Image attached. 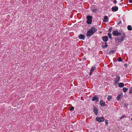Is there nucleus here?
Here are the masks:
<instances>
[{
  "mask_svg": "<svg viewBox=\"0 0 132 132\" xmlns=\"http://www.w3.org/2000/svg\"><path fill=\"white\" fill-rule=\"evenodd\" d=\"M107 43H105V44H106Z\"/></svg>",
  "mask_w": 132,
  "mask_h": 132,
  "instance_id": "c9c22d12",
  "label": "nucleus"
},
{
  "mask_svg": "<svg viewBox=\"0 0 132 132\" xmlns=\"http://www.w3.org/2000/svg\"><path fill=\"white\" fill-rule=\"evenodd\" d=\"M108 36L109 38H110V39H112V37H111V34L110 33V32H109L108 34Z\"/></svg>",
  "mask_w": 132,
  "mask_h": 132,
  "instance_id": "6ab92c4d",
  "label": "nucleus"
},
{
  "mask_svg": "<svg viewBox=\"0 0 132 132\" xmlns=\"http://www.w3.org/2000/svg\"><path fill=\"white\" fill-rule=\"evenodd\" d=\"M129 92L131 93H132V87H131L129 90Z\"/></svg>",
  "mask_w": 132,
  "mask_h": 132,
  "instance_id": "5701e85b",
  "label": "nucleus"
},
{
  "mask_svg": "<svg viewBox=\"0 0 132 132\" xmlns=\"http://www.w3.org/2000/svg\"><path fill=\"white\" fill-rule=\"evenodd\" d=\"M102 46V47H103V48H104V47H103V46Z\"/></svg>",
  "mask_w": 132,
  "mask_h": 132,
  "instance_id": "e433bc0d",
  "label": "nucleus"
},
{
  "mask_svg": "<svg viewBox=\"0 0 132 132\" xmlns=\"http://www.w3.org/2000/svg\"><path fill=\"white\" fill-rule=\"evenodd\" d=\"M119 86L120 87H122L124 86V84L123 83H120L119 84Z\"/></svg>",
  "mask_w": 132,
  "mask_h": 132,
  "instance_id": "ddd939ff",
  "label": "nucleus"
},
{
  "mask_svg": "<svg viewBox=\"0 0 132 132\" xmlns=\"http://www.w3.org/2000/svg\"><path fill=\"white\" fill-rule=\"evenodd\" d=\"M122 89H123V91L124 92H127V91L128 89V88H126L124 87Z\"/></svg>",
  "mask_w": 132,
  "mask_h": 132,
  "instance_id": "a211bd4d",
  "label": "nucleus"
},
{
  "mask_svg": "<svg viewBox=\"0 0 132 132\" xmlns=\"http://www.w3.org/2000/svg\"><path fill=\"white\" fill-rule=\"evenodd\" d=\"M121 23V21H119V22L118 23V24H119Z\"/></svg>",
  "mask_w": 132,
  "mask_h": 132,
  "instance_id": "7c9ffc66",
  "label": "nucleus"
},
{
  "mask_svg": "<svg viewBox=\"0 0 132 132\" xmlns=\"http://www.w3.org/2000/svg\"><path fill=\"white\" fill-rule=\"evenodd\" d=\"M100 118H101V121H104V119L103 117H100Z\"/></svg>",
  "mask_w": 132,
  "mask_h": 132,
  "instance_id": "4be33fe9",
  "label": "nucleus"
},
{
  "mask_svg": "<svg viewBox=\"0 0 132 132\" xmlns=\"http://www.w3.org/2000/svg\"><path fill=\"white\" fill-rule=\"evenodd\" d=\"M83 59H85V60H86V59L85 58V57H84V58H83Z\"/></svg>",
  "mask_w": 132,
  "mask_h": 132,
  "instance_id": "f704fd0d",
  "label": "nucleus"
},
{
  "mask_svg": "<svg viewBox=\"0 0 132 132\" xmlns=\"http://www.w3.org/2000/svg\"><path fill=\"white\" fill-rule=\"evenodd\" d=\"M121 95L119 94V95H118V96H117V99L118 100H119L120 99V98L121 97H120Z\"/></svg>",
  "mask_w": 132,
  "mask_h": 132,
  "instance_id": "412c9836",
  "label": "nucleus"
},
{
  "mask_svg": "<svg viewBox=\"0 0 132 132\" xmlns=\"http://www.w3.org/2000/svg\"><path fill=\"white\" fill-rule=\"evenodd\" d=\"M112 28L111 27V28H110L109 30V31H111V30H112Z\"/></svg>",
  "mask_w": 132,
  "mask_h": 132,
  "instance_id": "c85d7f7f",
  "label": "nucleus"
},
{
  "mask_svg": "<svg viewBox=\"0 0 132 132\" xmlns=\"http://www.w3.org/2000/svg\"><path fill=\"white\" fill-rule=\"evenodd\" d=\"M125 37V36L124 34H122L120 36L117 37L115 39V41L118 43L121 42L123 41V40L124 38Z\"/></svg>",
  "mask_w": 132,
  "mask_h": 132,
  "instance_id": "f03ea898",
  "label": "nucleus"
},
{
  "mask_svg": "<svg viewBox=\"0 0 132 132\" xmlns=\"http://www.w3.org/2000/svg\"><path fill=\"white\" fill-rule=\"evenodd\" d=\"M117 60L118 61H122V60L121 57H119L117 58Z\"/></svg>",
  "mask_w": 132,
  "mask_h": 132,
  "instance_id": "aec40b11",
  "label": "nucleus"
},
{
  "mask_svg": "<svg viewBox=\"0 0 132 132\" xmlns=\"http://www.w3.org/2000/svg\"><path fill=\"white\" fill-rule=\"evenodd\" d=\"M79 38L80 39H84L85 38V36L82 34H80L79 35Z\"/></svg>",
  "mask_w": 132,
  "mask_h": 132,
  "instance_id": "1a4fd4ad",
  "label": "nucleus"
},
{
  "mask_svg": "<svg viewBox=\"0 0 132 132\" xmlns=\"http://www.w3.org/2000/svg\"><path fill=\"white\" fill-rule=\"evenodd\" d=\"M96 120L97 121H98L99 122H102V121H101V118L100 117L98 118L97 117L96 118Z\"/></svg>",
  "mask_w": 132,
  "mask_h": 132,
  "instance_id": "2eb2a0df",
  "label": "nucleus"
},
{
  "mask_svg": "<svg viewBox=\"0 0 132 132\" xmlns=\"http://www.w3.org/2000/svg\"><path fill=\"white\" fill-rule=\"evenodd\" d=\"M125 117V115H123L120 117V119H122L123 118Z\"/></svg>",
  "mask_w": 132,
  "mask_h": 132,
  "instance_id": "a878e982",
  "label": "nucleus"
},
{
  "mask_svg": "<svg viewBox=\"0 0 132 132\" xmlns=\"http://www.w3.org/2000/svg\"><path fill=\"white\" fill-rule=\"evenodd\" d=\"M108 38L107 36H106L102 37V39L103 41L106 42L107 41L108 39Z\"/></svg>",
  "mask_w": 132,
  "mask_h": 132,
  "instance_id": "6e6552de",
  "label": "nucleus"
},
{
  "mask_svg": "<svg viewBox=\"0 0 132 132\" xmlns=\"http://www.w3.org/2000/svg\"><path fill=\"white\" fill-rule=\"evenodd\" d=\"M118 7L117 6L113 7L112 8V11L114 12L118 10Z\"/></svg>",
  "mask_w": 132,
  "mask_h": 132,
  "instance_id": "0eeeda50",
  "label": "nucleus"
},
{
  "mask_svg": "<svg viewBox=\"0 0 132 132\" xmlns=\"http://www.w3.org/2000/svg\"><path fill=\"white\" fill-rule=\"evenodd\" d=\"M112 99V96H109L107 98V99L109 101H110Z\"/></svg>",
  "mask_w": 132,
  "mask_h": 132,
  "instance_id": "f3484780",
  "label": "nucleus"
},
{
  "mask_svg": "<svg viewBox=\"0 0 132 132\" xmlns=\"http://www.w3.org/2000/svg\"><path fill=\"white\" fill-rule=\"evenodd\" d=\"M92 17L91 16H87V23L88 24H90L91 23L92 21Z\"/></svg>",
  "mask_w": 132,
  "mask_h": 132,
  "instance_id": "7ed1b4c3",
  "label": "nucleus"
},
{
  "mask_svg": "<svg viewBox=\"0 0 132 132\" xmlns=\"http://www.w3.org/2000/svg\"><path fill=\"white\" fill-rule=\"evenodd\" d=\"M95 67H92V69H91V70H90V74H89V75L90 76L92 74V73L95 70Z\"/></svg>",
  "mask_w": 132,
  "mask_h": 132,
  "instance_id": "9d476101",
  "label": "nucleus"
},
{
  "mask_svg": "<svg viewBox=\"0 0 132 132\" xmlns=\"http://www.w3.org/2000/svg\"><path fill=\"white\" fill-rule=\"evenodd\" d=\"M127 28L128 30H132V27L130 25H128V26Z\"/></svg>",
  "mask_w": 132,
  "mask_h": 132,
  "instance_id": "dca6fc26",
  "label": "nucleus"
},
{
  "mask_svg": "<svg viewBox=\"0 0 132 132\" xmlns=\"http://www.w3.org/2000/svg\"><path fill=\"white\" fill-rule=\"evenodd\" d=\"M120 77L118 75L117 76V77L115 80L114 84H117L119 82L120 80Z\"/></svg>",
  "mask_w": 132,
  "mask_h": 132,
  "instance_id": "423d86ee",
  "label": "nucleus"
},
{
  "mask_svg": "<svg viewBox=\"0 0 132 132\" xmlns=\"http://www.w3.org/2000/svg\"><path fill=\"white\" fill-rule=\"evenodd\" d=\"M107 46H108L106 44H105V45L104 47H107Z\"/></svg>",
  "mask_w": 132,
  "mask_h": 132,
  "instance_id": "473e14b6",
  "label": "nucleus"
},
{
  "mask_svg": "<svg viewBox=\"0 0 132 132\" xmlns=\"http://www.w3.org/2000/svg\"><path fill=\"white\" fill-rule=\"evenodd\" d=\"M93 111L95 113L96 115H97V111L98 109L97 108H94L93 109Z\"/></svg>",
  "mask_w": 132,
  "mask_h": 132,
  "instance_id": "9b49d317",
  "label": "nucleus"
},
{
  "mask_svg": "<svg viewBox=\"0 0 132 132\" xmlns=\"http://www.w3.org/2000/svg\"><path fill=\"white\" fill-rule=\"evenodd\" d=\"M129 2L130 3H132V0H129Z\"/></svg>",
  "mask_w": 132,
  "mask_h": 132,
  "instance_id": "2f4dec72",
  "label": "nucleus"
},
{
  "mask_svg": "<svg viewBox=\"0 0 132 132\" xmlns=\"http://www.w3.org/2000/svg\"><path fill=\"white\" fill-rule=\"evenodd\" d=\"M74 108L73 106H72V107H71L70 109V111L73 110H74Z\"/></svg>",
  "mask_w": 132,
  "mask_h": 132,
  "instance_id": "b1692460",
  "label": "nucleus"
},
{
  "mask_svg": "<svg viewBox=\"0 0 132 132\" xmlns=\"http://www.w3.org/2000/svg\"><path fill=\"white\" fill-rule=\"evenodd\" d=\"M105 123L106 125H107L108 124V121L107 120H105Z\"/></svg>",
  "mask_w": 132,
  "mask_h": 132,
  "instance_id": "393cba45",
  "label": "nucleus"
},
{
  "mask_svg": "<svg viewBox=\"0 0 132 132\" xmlns=\"http://www.w3.org/2000/svg\"><path fill=\"white\" fill-rule=\"evenodd\" d=\"M97 30V29L95 27H92L88 31L86 34L87 36H90L95 32Z\"/></svg>",
  "mask_w": 132,
  "mask_h": 132,
  "instance_id": "f257e3e1",
  "label": "nucleus"
},
{
  "mask_svg": "<svg viewBox=\"0 0 132 132\" xmlns=\"http://www.w3.org/2000/svg\"><path fill=\"white\" fill-rule=\"evenodd\" d=\"M112 33L114 36H118L121 35V33L119 32L118 31H113Z\"/></svg>",
  "mask_w": 132,
  "mask_h": 132,
  "instance_id": "20e7f679",
  "label": "nucleus"
},
{
  "mask_svg": "<svg viewBox=\"0 0 132 132\" xmlns=\"http://www.w3.org/2000/svg\"><path fill=\"white\" fill-rule=\"evenodd\" d=\"M123 4V2H122L121 3H120V5H121L122 4Z\"/></svg>",
  "mask_w": 132,
  "mask_h": 132,
  "instance_id": "72a5a7b5",
  "label": "nucleus"
},
{
  "mask_svg": "<svg viewBox=\"0 0 132 132\" xmlns=\"http://www.w3.org/2000/svg\"><path fill=\"white\" fill-rule=\"evenodd\" d=\"M97 11V10L96 9H93L92 10V11L93 12H96Z\"/></svg>",
  "mask_w": 132,
  "mask_h": 132,
  "instance_id": "bb28decb",
  "label": "nucleus"
},
{
  "mask_svg": "<svg viewBox=\"0 0 132 132\" xmlns=\"http://www.w3.org/2000/svg\"><path fill=\"white\" fill-rule=\"evenodd\" d=\"M113 52H114V51H110L109 52V53L110 54H112L113 53Z\"/></svg>",
  "mask_w": 132,
  "mask_h": 132,
  "instance_id": "cd10ccee",
  "label": "nucleus"
},
{
  "mask_svg": "<svg viewBox=\"0 0 132 132\" xmlns=\"http://www.w3.org/2000/svg\"><path fill=\"white\" fill-rule=\"evenodd\" d=\"M113 3L115 4H116L117 3V1L116 0H114L113 1Z\"/></svg>",
  "mask_w": 132,
  "mask_h": 132,
  "instance_id": "c756f323",
  "label": "nucleus"
},
{
  "mask_svg": "<svg viewBox=\"0 0 132 132\" xmlns=\"http://www.w3.org/2000/svg\"><path fill=\"white\" fill-rule=\"evenodd\" d=\"M98 98L97 96L96 95H94L92 98V100L93 101H96V102H97L98 101Z\"/></svg>",
  "mask_w": 132,
  "mask_h": 132,
  "instance_id": "39448f33",
  "label": "nucleus"
},
{
  "mask_svg": "<svg viewBox=\"0 0 132 132\" xmlns=\"http://www.w3.org/2000/svg\"><path fill=\"white\" fill-rule=\"evenodd\" d=\"M108 18V17L107 16H104V19L103 20L104 22H106L107 21V20Z\"/></svg>",
  "mask_w": 132,
  "mask_h": 132,
  "instance_id": "4468645a",
  "label": "nucleus"
},
{
  "mask_svg": "<svg viewBox=\"0 0 132 132\" xmlns=\"http://www.w3.org/2000/svg\"><path fill=\"white\" fill-rule=\"evenodd\" d=\"M105 104V102H104L103 100H101L100 101V104L102 106H105L104 104Z\"/></svg>",
  "mask_w": 132,
  "mask_h": 132,
  "instance_id": "f8f14e48",
  "label": "nucleus"
}]
</instances>
